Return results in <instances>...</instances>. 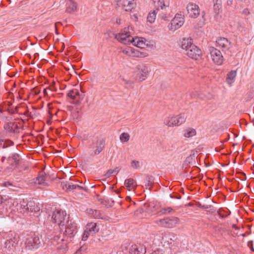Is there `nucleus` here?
<instances>
[{"label": "nucleus", "instance_id": "obj_1", "mask_svg": "<svg viewBox=\"0 0 254 254\" xmlns=\"http://www.w3.org/2000/svg\"><path fill=\"white\" fill-rule=\"evenodd\" d=\"M49 221H51L55 226H64L69 220V215L65 211L57 209L53 213L52 216L48 218Z\"/></svg>", "mask_w": 254, "mask_h": 254}, {"label": "nucleus", "instance_id": "obj_2", "mask_svg": "<svg viewBox=\"0 0 254 254\" xmlns=\"http://www.w3.org/2000/svg\"><path fill=\"white\" fill-rule=\"evenodd\" d=\"M17 207V209L20 210L21 212L26 213L34 212L37 214L36 216H38V214L40 210L36 203L32 200L28 201L23 199L18 204Z\"/></svg>", "mask_w": 254, "mask_h": 254}, {"label": "nucleus", "instance_id": "obj_3", "mask_svg": "<svg viewBox=\"0 0 254 254\" xmlns=\"http://www.w3.org/2000/svg\"><path fill=\"white\" fill-rule=\"evenodd\" d=\"M44 244L42 236L35 233L29 235L26 239L25 245L28 250H36Z\"/></svg>", "mask_w": 254, "mask_h": 254}, {"label": "nucleus", "instance_id": "obj_4", "mask_svg": "<svg viewBox=\"0 0 254 254\" xmlns=\"http://www.w3.org/2000/svg\"><path fill=\"white\" fill-rule=\"evenodd\" d=\"M49 245L53 246L56 249L64 252L67 251V240L65 239V237L61 238L58 235H55L54 237L48 238Z\"/></svg>", "mask_w": 254, "mask_h": 254}, {"label": "nucleus", "instance_id": "obj_5", "mask_svg": "<svg viewBox=\"0 0 254 254\" xmlns=\"http://www.w3.org/2000/svg\"><path fill=\"white\" fill-rule=\"evenodd\" d=\"M105 145V142L103 138H95L93 140L89 146V148L93 150V153L91 155H97L100 154L104 150Z\"/></svg>", "mask_w": 254, "mask_h": 254}, {"label": "nucleus", "instance_id": "obj_6", "mask_svg": "<svg viewBox=\"0 0 254 254\" xmlns=\"http://www.w3.org/2000/svg\"><path fill=\"white\" fill-rule=\"evenodd\" d=\"M64 235L67 238L73 237L77 232V224L71 220L66 223Z\"/></svg>", "mask_w": 254, "mask_h": 254}, {"label": "nucleus", "instance_id": "obj_7", "mask_svg": "<svg viewBox=\"0 0 254 254\" xmlns=\"http://www.w3.org/2000/svg\"><path fill=\"white\" fill-rule=\"evenodd\" d=\"M186 119L184 114H180L177 116L168 119L165 121V124L169 127L179 126L185 122Z\"/></svg>", "mask_w": 254, "mask_h": 254}, {"label": "nucleus", "instance_id": "obj_8", "mask_svg": "<svg viewBox=\"0 0 254 254\" xmlns=\"http://www.w3.org/2000/svg\"><path fill=\"white\" fill-rule=\"evenodd\" d=\"M181 14H177L169 24L168 27L169 30L175 31L181 27L184 23V19Z\"/></svg>", "mask_w": 254, "mask_h": 254}, {"label": "nucleus", "instance_id": "obj_9", "mask_svg": "<svg viewBox=\"0 0 254 254\" xmlns=\"http://www.w3.org/2000/svg\"><path fill=\"white\" fill-rule=\"evenodd\" d=\"M209 51L213 62L218 65L221 64L223 61V57L220 50L214 47H211Z\"/></svg>", "mask_w": 254, "mask_h": 254}, {"label": "nucleus", "instance_id": "obj_10", "mask_svg": "<svg viewBox=\"0 0 254 254\" xmlns=\"http://www.w3.org/2000/svg\"><path fill=\"white\" fill-rule=\"evenodd\" d=\"M136 68L139 81L141 82L144 80L149 72V68L144 64H139L137 66Z\"/></svg>", "mask_w": 254, "mask_h": 254}, {"label": "nucleus", "instance_id": "obj_11", "mask_svg": "<svg viewBox=\"0 0 254 254\" xmlns=\"http://www.w3.org/2000/svg\"><path fill=\"white\" fill-rule=\"evenodd\" d=\"M179 219L177 218H166L161 219L156 221V223L163 227L171 228L178 223Z\"/></svg>", "mask_w": 254, "mask_h": 254}, {"label": "nucleus", "instance_id": "obj_12", "mask_svg": "<svg viewBox=\"0 0 254 254\" xmlns=\"http://www.w3.org/2000/svg\"><path fill=\"white\" fill-rule=\"evenodd\" d=\"M186 52V54L189 57L195 60H198L201 55L200 49L194 44L191 45V47H190V48Z\"/></svg>", "mask_w": 254, "mask_h": 254}, {"label": "nucleus", "instance_id": "obj_13", "mask_svg": "<svg viewBox=\"0 0 254 254\" xmlns=\"http://www.w3.org/2000/svg\"><path fill=\"white\" fill-rule=\"evenodd\" d=\"M115 38L124 44L127 45L131 43L135 42L134 38L132 37L127 33H118L116 35Z\"/></svg>", "mask_w": 254, "mask_h": 254}, {"label": "nucleus", "instance_id": "obj_14", "mask_svg": "<svg viewBox=\"0 0 254 254\" xmlns=\"http://www.w3.org/2000/svg\"><path fill=\"white\" fill-rule=\"evenodd\" d=\"M188 13L191 18H195L199 14V8L198 6L193 3L190 2L187 6Z\"/></svg>", "mask_w": 254, "mask_h": 254}, {"label": "nucleus", "instance_id": "obj_15", "mask_svg": "<svg viewBox=\"0 0 254 254\" xmlns=\"http://www.w3.org/2000/svg\"><path fill=\"white\" fill-rule=\"evenodd\" d=\"M61 185L63 189L64 190H66L70 191L74 190H83L85 191H87L88 190L86 187H82L78 185H73L72 183L67 181L62 182Z\"/></svg>", "mask_w": 254, "mask_h": 254}, {"label": "nucleus", "instance_id": "obj_16", "mask_svg": "<svg viewBox=\"0 0 254 254\" xmlns=\"http://www.w3.org/2000/svg\"><path fill=\"white\" fill-rule=\"evenodd\" d=\"M17 243L15 242L14 239L7 240L5 242L4 245V249H5V251H6V254H9L12 252H14L17 246Z\"/></svg>", "mask_w": 254, "mask_h": 254}, {"label": "nucleus", "instance_id": "obj_17", "mask_svg": "<svg viewBox=\"0 0 254 254\" xmlns=\"http://www.w3.org/2000/svg\"><path fill=\"white\" fill-rule=\"evenodd\" d=\"M146 252V247L142 245H133L129 249V254H145Z\"/></svg>", "mask_w": 254, "mask_h": 254}, {"label": "nucleus", "instance_id": "obj_18", "mask_svg": "<svg viewBox=\"0 0 254 254\" xmlns=\"http://www.w3.org/2000/svg\"><path fill=\"white\" fill-rule=\"evenodd\" d=\"M217 46L222 49L223 51L228 50L230 48V42L225 38H220L216 41Z\"/></svg>", "mask_w": 254, "mask_h": 254}, {"label": "nucleus", "instance_id": "obj_19", "mask_svg": "<svg viewBox=\"0 0 254 254\" xmlns=\"http://www.w3.org/2000/svg\"><path fill=\"white\" fill-rule=\"evenodd\" d=\"M77 4L73 0H68L66 3V12L72 13L77 10Z\"/></svg>", "mask_w": 254, "mask_h": 254}, {"label": "nucleus", "instance_id": "obj_20", "mask_svg": "<svg viewBox=\"0 0 254 254\" xmlns=\"http://www.w3.org/2000/svg\"><path fill=\"white\" fill-rule=\"evenodd\" d=\"M86 212L91 217L95 219H103L104 215L100 210L89 208L86 209Z\"/></svg>", "mask_w": 254, "mask_h": 254}, {"label": "nucleus", "instance_id": "obj_21", "mask_svg": "<svg viewBox=\"0 0 254 254\" xmlns=\"http://www.w3.org/2000/svg\"><path fill=\"white\" fill-rule=\"evenodd\" d=\"M197 154L195 152L192 153L189 156L187 157L184 162V165L195 166L197 159Z\"/></svg>", "mask_w": 254, "mask_h": 254}, {"label": "nucleus", "instance_id": "obj_22", "mask_svg": "<svg viewBox=\"0 0 254 254\" xmlns=\"http://www.w3.org/2000/svg\"><path fill=\"white\" fill-rule=\"evenodd\" d=\"M136 6L134 0H124L123 7L126 11H130Z\"/></svg>", "mask_w": 254, "mask_h": 254}, {"label": "nucleus", "instance_id": "obj_23", "mask_svg": "<svg viewBox=\"0 0 254 254\" xmlns=\"http://www.w3.org/2000/svg\"><path fill=\"white\" fill-rule=\"evenodd\" d=\"M193 45L192 39L190 38L183 39L181 43L182 48L185 50L186 51L190 48V47H191V45Z\"/></svg>", "mask_w": 254, "mask_h": 254}, {"label": "nucleus", "instance_id": "obj_24", "mask_svg": "<svg viewBox=\"0 0 254 254\" xmlns=\"http://www.w3.org/2000/svg\"><path fill=\"white\" fill-rule=\"evenodd\" d=\"M85 229L91 234V235H93L99 231V228L97 227L96 223L91 222L87 224Z\"/></svg>", "mask_w": 254, "mask_h": 254}, {"label": "nucleus", "instance_id": "obj_25", "mask_svg": "<svg viewBox=\"0 0 254 254\" xmlns=\"http://www.w3.org/2000/svg\"><path fill=\"white\" fill-rule=\"evenodd\" d=\"M4 128L8 132L14 133L17 132V130L18 129L19 127L17 124L15 123L10 122L6 124L4 126Z\"/></svg>", "mask_w": 254, "mask_h": 254}, {"label": "nucleus", "instance_id": "obj_26", "mask_svg": "<svg viewBox=\"0 0 254 254\" xmlns=\"http://www.w3.org/2000/svg\"><path fill=\"white\" fill-rule=\"evenodd\" d=\"M48 176L43 171L41 172L37 177V181L40 185H43L44 186H47L48 183L46 182L48 178Z\"/></svg>", "mask_w": 254, "mask_h": 254}, {"label": "nucleus", "instance_id": "obj_27", "mask_svg": "<svg viewBox=\"0 0 254 254\" xmlns=\"http://www.w3.org/2000/svg\"><path fill=\"white\" fill-rule=\"evenodd\" d=\"M167 1L168 0H153L154 3L157 1V4L155 5L156 7V10L158 11L159 7L162 9H163L164 7H168L169 4V2Z\"/></svg>", "mask_w": 254, "mask_h": 254}, {"label": "nucleus", "instance_id": "obj_28", "mask_svg": "<svg viewBox=\"0 0 254 254\" xmlns=\"http://www.w3.org/2000/svg\"><path fill=\"white\" fill-rule=\"evenodd\" d=\"M124 184L128 190L134 189L136 186L135 181L132 178L126 180Z\"/></svg>", "mask_w": 254, "mask_h": 254}, {"label": "nucleus", "instance_id": "obj_29", "mask_svg": "<svg viewBox=\"0 0 254 254\" xmlns=\"http://www.w3.org/2000/svg\"><path fill=\"white\" fill-rule=\"evenodd\" d=\"M236 76V71L232 70L229 72L227 75L226 82L229 85H231L234 82L235 78Z\"/></svg>", "mask_w": 254, "mask_h": 254}, {"label": "nucleus", "instance_id": "obj_30", "mask_svg": "<svg viewBox=\"0 0 254 254\" xmlns=\"http://www.w3.org/2000/svg\"><path fill=\"white\" fill-rule=\"evenodd\" d=\"M19 157H20L19 155L18 154L14 153V154H12L11 157L9 156L8 157L7 161H10V160L12 159V160H13L14 163H11V165L12 166H16L19 163Z\"/></svg>", "mask_w": 254, "mask_h": 254}, {"label": "nucleus", "instance_id": "obj_31", "mask_svg": "<svg viewBox=\"0 0 254 254\" xmlns=\"http://www.w3.org/2000/svg\"><path fill=\"white\" fill-rule=\"evenodd\" d=\"M144 39L142 38L136 37L134 38V40H135V43H134V45L139 48H143L145 45V44L143 41Z\"/></svg>", "mask_w": 254, "mask_h": 254}, {"label": "nucleus", "instance_id": "obj_32", "mask_svg": "<svg viewBox=\"0 0 254 254\" xmlns=\"http://www.w3.org/2000/svg\"><path fill=\"white\" fill-rule=\"evenodd\" d=\"M195 134L196 131L194 129L189 128L186 130L184 133V136L186 137H190L195 135Z\"/></svg>", "mask_w": 254, "mask_h": 254}, {"label": "nucleus", "instance_id": "obj_33", "mask_svg": "<svg viewBox=\"0 0 254 254\" xmlns=\"http://www.w3.org/2000/svg\"><path fill=\"white\" fill-rule=\"evenodd\" d=\"M156 10H154L152 12H150L148 14L147 17L148 22L152 23L154 21V20L155 19V17H156Z\"/></svg>", "mask_w": 254, "mask_h": 254}, {"label": "nucleus", "instance_id": "obj_34", "mask_svg": "<svg viewBox=\"0 0 254 254\" xmlns=\"http://www.w3.org/2000/svg\"><path fill=\"white\" fill-rule=\"evenodd\" d=\"M77 94H78V91L76 89H73L69 91L67 93V96L74 100L77 98Z\"/></svg>", "mask_w": 254, "mask_h": 254}, {"label": "nucleus", "instance_id": "obj_35", "mask_svg": "<svg viewBox=\"0 0 254 254\" xmlns=\"http://www.w3.org/2000/svg\"><path fill=\"white\" fill-rule=\"evenodd\" d=\"M85 96V94L84 93H80L78 91V94L77 95V98L76 99H74L75 100L74 103L76 105H79L81 103V101L83 100Z\"/></svg>", "mask_w": 254, "mask_h": 254}, {"label": "nucleus", "instance_id": "obj_36", "mask_svg": "<svg viewBox=\"0 0 254 254\" xmlns=\"http://www.w3.org/2000/svg\"><path fill=\"white\" fill-rule=\"evenodd\" d=\"M13 144L14 143L12 141L9 139H3L2 148L5 149L9 146L13 145Z\"/></svg>", "mask_w": 254, "mask_h": 254}, {"label": "nucleus", "instance_id": "obj_37", "mask_svg": "<svg viewBox=\"0 0 254 254\" xmlns=\"http://www.w3.org/2000/svg\"><path fill=\"white\" fill-rule=\"evenodd\" d=\"M127 88H132L134 87V82L131 80H128L124 78L122 79Z\"/></svg>", "mask_w": 254, "mask_h": 254}, {"label": "nucleus", "instance_id": "obj_38", "mask_svg": "<svg viewBox=\"0 0 254 254\" xmlns=\"http://www.w3.org/2000/svg\"><path fill=\"white\" fill-rule=\"evenodd\" d=\"M173 209L170 207H164L162 208L158 212V214H166L170 213Z\"/></svg>", "mask_w": 254, "mask_h": 254}, {"label": "nucleus", "instance_id": "obj_39", "mask_svg": "<svg viewBox=\"0 0 254 254\" xmlns=\"http://www.w3.org/2000/svg\"><path fill=\"white\" fill-rule=\"evenodd\" d=\"M121 141L122 142H127L129 139V135L127 133H122L120 136Z\"/></svg>", "mask_w": 254, "mask_h": 254}, {"label": "nucleus", "instance_id": "obj_40", "mask_svg": "<svg viewBox=\"0 0 254 254\" xmlns=\"http://www.w3.org/2000/svg\"><path fill=\"white\" fill-rule=\"evenodd\" d=\"M168 237V240L167 242L169 244H171L173 242L176 241L177 239L176 236L174 234H169Z\"/></svg>", "mask_w": 254, "mask_h": 254}, {"label": "nucleus", "instance_id": "obj_41", "mask_svg": "<svg viewBox=\"0 0 254 254\" xmlns=\"http://www.w3.org/2000/svg\"><path fill=\"white\" fill-rule=\"evenodd\" d=\"M91 235V234H90L89 232L87 230H85L82 235V240L86 241L88 239V237Z\"/></svg>", "mask_w": 254, "mask_h": 254}, {"label": "nucleus", "instance_id": "obj_42", "mask_svg": "<svg viewBox=\"0 0 254 254\" xmlns=\"http://www.w3.org/2000/svg\"><path fill=\"white\" fill-rule=\"evenodd\" d=\"M146 181L147 182V186H150L154 182L153 177L151 176H147Z\"/></svg>", "mask_w": 254, "mask_h": 254}, {"label": "nucleus", "instance_id": "obj_43", "mask_svg": "<svg viewBox=\"0 0 254 254\" xmlns=\"http://www.w3.org/2000/svg\"><path fill=\"white\" fill-rule=\"evenodd\" d=\"M131 166L133 168L137 169L139 167V163L137 161L133 160L131 162Z\"/></svg>", "mask_w": 254, "mask_h": 254}, {"label": "nucleus", "instance_id": "obj_44", "mask_svg": "<svg viewBox=\"0 0 254 254\" xmlns=\"http://www.w3.org/2000/svg\"><path fill=\"white\" fill-rule=\"evenodd\" d=\"M221 6V4H218L217 3H214L213 5V8H214V11L215 13H218L219 10Z\"/></svg>", "mask_w": 254, "mask_h": 254}, {"label": "nucleus", "instance_id": "obj_45", "mask_svg": "<svg viewBox=\"0 0 254 254\" xmlns=\"http://www.w3.org/2000/svg\"><path fill=\"white\" fill-rule=\"evenodd\" d=\"M197 206L199 208H200L203 209L209 208L211 207V205H202L200 203H199L198 204Z\"/></svg>", "mask_w": 254, "mask_h": 254}, {"label": "nucleus", "instance_id": "obj_46", "mask_svg": "<svg viewBox=\"0 0 254 254\" xmlns=\"http://www.w3.org/2000/svg\"><path fill=\"white\" fill-rule=\"evenodd\" d=\"M170 197L172 198H176L178 199H180L181 198V196L177 193L171 194L170 195Z\"/></svg>", "mask_w": 254, "mask_h": 254}, {"label": "nucleus", "instance_id": "obj_47", "mask_svg": "<svg viewBox=\"0 0 254 254\" xmlns=\"http://www.w3.org/2000/svg\"><path fill=\"white\" fill-rule=\"evenodd\" d=\"M112 174H113V172L112 169L109 170L107 173L105 174V176L107 178L110 177Z\"/></svg>", "mask_w": 254, "mask_h": 254}, {"label": "nucleus", "instance_id": "obj_48", "mask_svg": "<svg viewBox=\"0 0 254 254\" xmlns=\"http://www.w3.org/2000/svg\"><path fill=\"white\" fill-rule=\"evenodd\" d=\"M104 201L107 203H109L110 202H112L113 203H114V200L112 198H108L105 199V198H104L103 199Z\"/></svg>", "mask_w": 254, "mask_h": 254}, {"label": "nucleus", "instance_id": "obj_49", "mask_svg": "<svg viewBox=\"0 0 254 254\" xmlns=\"http://www.w3.org/2000/svg\"><path fill=\"white\" fill-rule=\"evenodd\" d=\"M248 246L249 247L252 251H254V249L253 246V241H250L248 242Z\"/></svg>", "mask_w": 254, "mask_h": 254}, {"label": "nucleus", "instance_id": "obj_50", "mask_svg": "<svg viewBox=\"0 0 254 254\" xmlns=\"http://www.w3.org/2000/svg\"><path fill=\"white\" fill-rule=\"evenodd\" d=\"M6 254V251H5V249H4V246L0 245V254Z\"/></svg>", "mask_w": 254, "mask_h": 254}, {"label": "nucleus", "instance_id": "obj_51", "mask_svg": "<svg viewBox=\"0 0 254 254\" xmlns=\"http://www.w3.org/2000/svg\"><path fill=\"white\" fill-rule=\"evenodd\" d=\"M151 254H163L162 251L157 250L152 252Z\"/></svg>", "mask_w": 254, "mask_h": 254}, {"label": "nucleus", "instance_id": "obj_52", "mask_svg": "<svg viewBox=\"0 0 254 254\" xmlns=\"http://www.w3.org/2000/svg\"><path fill=\"white\" fill-rule=\"evenodd\" d=\"M112 171L113 172V174H117L120 171V168L119 167H116L115 169L112 170Z\"/></svg>", "mask_w": 254, "mask_h": 254}, {"label": "nucleus", "instance_id": "obj_53", "mask_svg": "<svg viewBox=\"0 0 254 254\" xmlns=\"http://www.w3.org/2000/svg\"><path fill=\"white\" fill-rule=\"evenodd\" d=\"M214 3L221 4V0H213Z\"/></svg>", "mask_w": 254, "mask_h": 254}, {"label": "nucleus", "instance_id": "obj_54", "mask_svg": "<svg viewBox=\"0 0 254 254\" xmlns=\"http://www.w3.org/2000/svg\"><path fill=\"white\" fill-rule=\"evenodd\" d=\"M233 3V0H227V4L228 5H231Z\"/></svg>", "mask_w": 254, "mask_h": 254}, {"label": "nucleus", "instance_id": "obj_55", "mask_svg": "<svg viewBox=\"0 0 254 254\" xmlns=\"http://www.w3.org/2000/svg\"><path fill=\"white\" fill-rule=\"evenodd\" d=\"M3 185L5 187H8V186H12V184L9 183V182H5L4 184H3Z\"/></svg>", "mask_w": 254, "mask_h": 254}, {"label": "nucleus", "instance_id": "obj_56", "mask_svg": "<svg viewBox=\"0 0 254 254\" xmlns=\"http://www.w3.org/2000/svg\"><path fill=\"white\" fill-rule=\"evenodd\" d=\"M5 200V199L1 195H0V204L2 203Z\"/></svg>", "mask_w": 254, "mask_h": 254}, {"label": "nucleus", "instance_id": "obj_57", "mask_svg": "<svg viewBox=\"0 0 254 254\" xmlns=\"http://www.w3.org/2000/svg\"><path fill=\"white\" fill-rule=\"evenodd\" d=\"M217 213H218V214L220 216V217H221V218H224V217H226V216H225V215H223L222 214H221V213L219 212V211H217Z\"/></svg>", "mask_w": 254, "mask_h": 254}, {"label": "nucleus", "instance_id": "obj_58", "mask_svg": "<svg viewBox=\"0 0 254 254\" xmlns=\"http://www.w3.org/2000/svg\"><path fill=\"white\" fill-rule=\"evenodd\" d=\"M47 88H44V90H43V93H44V94L45 95H48V93H47Z\"/></svg>", "mask_w": 254, "mask_h": 254}, {"label": "nucleus", "instance_id": "obj_59", "mask_svg": "<svg viewBox=\"0 0 254 254\" xmlns=\"http://www.w3.org/2000/svg\"><path fill=\"white\" fill-rule=\"evenodd\" d=\"M3 139H0V148L2 147V145L3 144Z\"/></svg>", "mask_w": 254, "mask_h": 254}, {"label": "nucleus", "instance_id": "obj_60", "mask_svg": "<svg viewBox=\"0 0 254 254\" xmlns=\"http://www.w3.org/2000/svg\"><path fill=\"white\" fill-rule=\"evenodd\" d=\"M57 23H55L56 33L57 34H59V33H58V30H57Z\"/></svg>", "mask_w": 254, "mask_h": 254}, {"label": "nucleus", "instance_id": "obj_61", "mask_svg": "<svg viewBox=\"0 0 254 254\" xmlns=\"http://www.w3.org/2000/svg\"><path fill=\"white\" fill-rule=\"evenodd\" d=\"M40 37L42 38H44V39H46L47 36H44L43 34H42L41 35H40Z\"/></svg>", "mask_w": 254, "mask_h": 254}, {"label": "nucleus", "instance_id": "obj_62", "mask_svg": "<svg viewBox=\"0 0 254 254\" xmlns=\"http://www.w3.org/2000/svg\"><path fill=\"white\" fill-rule=\"evenodd\" d=\"M5 157L3 156L1 159V162L2 163L4 162V160H5Z\"/></svg>", "mask_w": 254, "mask_h": 254}, {"label": "nucleus", "instance_id": "obj_63", "mask_svg": "<svg viewBox=\"0 0 254 254\" xmlns=\"http://www.w3.org/2000/svg\"><path fill=\"white\" fill-rule=\"evenodd\" d=\"M116 23L118 24L120 23V19H117Z\"/></svg>", "mask_w": 254, "mask_h": 254}, {"label": "nucleus", "instance_id": "obj_64", "mask_svg": "<svg viewBox=\"0 0 254 254\" xmlns=\"http://www.w3.org/2000/svg\"><path fill=\"white\" fill-rule=\"evenodd\" d=\"M165 20H168V19H167V17L166 16H165V17H162Z\"/></svg>", "mask_w": 254, "mask_h": 254}]
</instances>
